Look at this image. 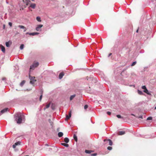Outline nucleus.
<instances>
[{
  "label": "nucleus",
  "instance_id": "412c9836",
  "mask_svg": "<svg viewBox=\"0 0 156 156\" xmlns=\"http://www.w3.org/2000/svg\"><path fill=\"white\" fill-rule=\"evenodd\" d=\"M73 138L76 142L77 141V138L76 135L75 134L73 135Z\"/></svg>",
  "mask_w": 156,
  "mask_h": 156
},
{
  "label": "nucleus",
  "instance_id": "2f4dec72",
  "mask_svg": "<svg viewBox=\"0 0 156 156\" xmlns=\"http://www.w3.org/2000/svg\"><path fill=\"white\" fill-rule=\"evenodd\" d=\"M107 149L108 150H111L112 149V147H111L109 146L107 147Z\"/></svg>",
  "mask_w": 156,
  "mask_h": 156
},
{
  "label": "nucleus",
  "instance_id": "9b49d317",
  "mask_svg": "<svg viewBox=\"0 0 156 156\" xmlns=\"http://www.w3.org/2000/svg\"><path fill=\"white\" fill-rule=\"evenodd\" d=\"M71 110L70 112L69 113V115H66V119L67 120L69 119L70 117H71Z\"/></svg>",
  "mask_w": 156,
  "mask_h": 156
},
{
  "label": "nucleus",
  "instance_id": "423d86ee",
  "mask_svg": "<svg viewBox=\"0 0 156 156\" xmlns=\"http://www.w3.org/2000/svg\"><path fill=\"white\" fill-rule=\"evenodd\" d=\"M8 110V108H6L2 110L1 111V114L0 113V115H1V114L7 112Z\"/></svg>",
  "mask_w": 156,
  "mask_h": 156
},
{
  "label": "nucleus",
  "instance_id": "20e7f679",
  "mask_svg": "<svg viewBox=\"0 0 156 156\" xmlns=\"http://www.w3.org/2000/svg\"><path fill=\"white\" fill-rule=\"evenodd\" d=\"M104 142H106L105 144H107L108 143L109 144V145L111 146L112 145V141L110 139L106 140L105 139L104 140Z\"/></svg>",
  "mask_w": 156,
  "mask_h": 156
},
{
  "label": "nucleus",
  "instance_id": "c03bdc74",
  "mask_svg": "<svg viewBox=\"0 0 156 156\" xmlns=\"http://www.w3.org/2000/svg\"><path fill=\"white\" fill-rule=\"evenodd\" d=\"M48 121H49V122L51 121V119H49Z\"/></svg>",
  "mask_w": 156,
  "mask_h": 156
},
{
  "label": "nucleus",
  "instance_id": "de8ad7c7",
  "mask_svg": "<svg viewBox=\"0 0 156 156\" xmlns=\"http://www.w3.org/2000/svg\"><path fill=\"white\" fill-rule=\"evenodd\" d=\"M29 156V155H26V156Z\"/></svg>",
  "mask_w": 156,
  "mask_h": 156
},
{
  "label": "nucleus",
  "instance_id": "473e14b6",
  "mask_svg": "<svg viewBox=\"0 0 156 156\" xmlns=\"http://www.w3.org/2000/svg\"><path fill=\"white\" fill-rule=\"evenodd\" d=\"M152 119V117H148L147 119V120H151Z\"/></svg>",
  "mask_w": 156,
  "mask_h": 156
},
{
  "label": "nucleus",
  "instance_id": "f3484780",
  "mask_svg": "<svg viewBox=\"0 0 156 156\" xmlns=\"http://www.w3.org/2000/svg\"><path fill=\"white\" fill-rule=\"evenodd\" d=\"M63 135V133L61 132H59L58 133V136L59 137H61Z\"/></svg>",
  "mask_w": 156,
  "mask_h": 156
},
{
  "label": "nucleus",
  "instance_id": "f03ea898",
  "mask_svg": "<svg viewBox=\"0 0 156 156\" xmlns=\"http://www.w3.org/2000/svg\"><path fill=\"white\" fill-rule=\"evenodd\" d=\"M39 65L38 62L34 61L33 64L30 66V69L34 70L35 67H37Z\"/></svg>",
  "mask_w": 156,
  "mask_h": 156
},
{
  "label": "nucleus",
  "instance_id": "a878e982",
  "mask_svg": "<svg viewBox=\"0 0 156 156\" xmlns=\"http://www.w3.org/2000/svg\"><path fill=\"white\" fill-rule=\"evenodd\" d=\"M50 103L47 105H46V108H44V110H45L46 108H48L50 106Z\"/></svg>",
  "mask_w": 156,
  "mask_h": 156
},
{
  "label": "nucleus",
  "instance_id": "b1692460",
  "mask_svg": "<svg viewBox=\"0 0 156 156\" xmlns=\"http://www.w3.org/2000/svg\"><path fill=\"white\" fill-rule=\"evenodd\" d=\"M75 94H74L72 95H71L70 98V101H71L73 100V99L75 97Z\"/></svg>",
  "mask_w": 156,
  "mask_h": 156
},
{
  "label": "nucleus",
  "instance_id": "9d476101",
  "mask_svg": "<svg viewBox=\"0 0 156 156\" xmlns=\"http://www.w3.org/2000/svg\"><path fill=\"white\" fill-rule=\"evenodd\" d=\"M36 6V5L35 3H32L31 4L30 7H29V9H30V7H31V8L34 9L35 8Z\"/></svg>",
  "mask_w": 156,
  "mask_h": 156
},
{
  "label": "nucleus",
  "instance_id": "bb28decb",
  "mask_svg": "<svg viewBox=\"0 0 156 156\" xmlns=\"http://www.w3.org/2000/svg\"><path fill=\"white\" fill-rule=\"evenodd\" d=\"M18 27L20 28L21 29H24L25 28V27L22 25H19Z\"/></svg>",
  "mask_w": 156,
  "mask_h": 156
},
{
  "label": "nucleus",
  "instance_id": "f704fd0d",
  "mask_svg": "<svg viewBox=\"0 0 156 156\" xmlns=\"http://www.w3.org/2000/svg\"><path fill=\"white\" fill-rule=\"evenodd\" d=\"M116 116L117 118H122L121 117V116L120 115H116Z\"/></svg>",
  "mask_w": 156,
  "mask_h": 156
},
{
  "label": "nucleus",
  "instance_id": "2eb2a0df",
  "mask_svg": "<svg viewBox=\"0 0 156 156\" xmlns=\"http://www.w3.org/2000/svg\"><path fill=\"white\" fill-rule=\"evenodd\" d=\"M23 2L24 3H26L27 5L30 2V0H23Z\"/></svg>",
  "mask_w": 156,
  "mask_h": 156
},
{
  "label": "nucleus",
  "instance_id": "39448f33",
  "mask_svg": "<svg viewBox=\"0 0 156 156\" xmlns=\"http://www.w3.org/2000/svg\"><path fill=\"white\" fill-rule=\"evenodd\" d=\"M43 25L42 24L38 25L37 26L36 28V30L37 31H41V28L43 27Z\"/></svg>",
  "mask_w": 156,
  "mask_h": 156
},
{
  "label": "nucleus",
  "instance_id": "f257e3e1",
  "mask_svg": "<svg viewBox=\"0 0 156 156\" xmlns=\"http://www.w3.org/2000/svg\"><path fill=\"white\" fill-rule=\"evenodd\" d=\"M15 120L16 121L17 123L20 124L22 122V121H25V117L20 113L18 114Z\"/></svg>",
  "mask_w": 156,
  "mask_h": 156
},
{
  "label": "nucleus",
  "instance_id": "a211bd4d",
  "mask_svg": "<svg viewBox=\"0 0 156 156\" xmlns=\"http://www.w3.org/2000/svg\"><path fill=\"white\" fill-rule=\"evenodd\" d=\"M26 81L25 80H23L20 84V85L22 87L25 83Z\"/></svg>",
  "mask_w": 156,
  "mask_h": 156
},
{
  "label": "nucleus",
  "instance_id": "4c0bfd02",
  "mask_svg": "<svg viewBox=\"0 0 156 156\" xmlns=\"http://www.w3.org/2000/svg\"><path fill=\"white\" fill-rule=\"evenodd\" d=\"M107 114L109 115H111V112H107Z\"/></svg>",
  "mask_w": 156,
  "mask_h": 156
},
{
  "label": "nucleus",
  "instance_id": "5701e85b",
  "mask_svg": "<svg viewBox=\"0 0 156 156\" xmlns=\"http://www.w3.org/2000/svg\"><path fill=\"white\" fill-rule=\"evenodd\" d=\"M41 95L40 96V99H39V100H40V101H41V100L42 99V94H43V91L42 90H41Z\"/></svg>",
  "mask_w": 156,
  "mask_h": 156
},
{
  "label": "nucleus",
  "instance_id": "7c9ffc66",
  "mask_svg": "<svg viewBox=\"0 0 156 156\" xmlns=\"http://www.w3.org/2000/svg\"><path fill=\"white\" fill-rule=\"evenodd\" d=\"M142 89H143L144 90H145L146 89H147L145 86H142Z\"/></svg>",
  "mask_w": 156,
  "mask_h": 156
},
{
  "label": "nucleus",
  "instance_id": "58836bf2",
  "mask_svg": "<svg viewBox=\"0 0 156 156\" xmlns=\"http://www.w3.org/2000/svg\"><path fill=\"white\" fill-rule=\"evenodd\" d=\"M139 30V27H138L136 31V33H138V32Z\"/></svg>",
  "mask_w": 156,
  "mask_h": 156
},
{
  "label": "nucleus",
  "instance_id": "79ce46f5",
  "mask_svg": "<svg viewBox=\"0 0 156 156\" xmlns=\"http://www.w3.org/2000/svg\"><path fill=\"white\" fill-rule=\"evenodd\" d=\"M5 77H3V78H2V80H5Z\"/></svg>",
  "mask_w": 156,
  "mask_h": 156
},
{
  "label": "nucleus",
  "instance_id": "ea45409f",
  "mask_svg": "<svg viewBox=\"0 0 156 156\" xmlns=\"http://www.w3.org/2000/svg\"><path fill=\"white\" fill-rule=\"evenodd\" d=\"M139 118H141V119H143V116H139Z\"/></svg>",
  "mask_w": 156,
  "mask_h": 156
},
{
  "label": "nucleus",
  "instance_id": "c9c22d12",
  "mask_svg": "<svg viewBox=\"0 0 156 156\" xmlns=\"http://www.w3.org/2000/svg\"><path fill=\"white\" fill-rule=\"evenodd\" d=\"M91 155V156H95L97 155V154L94 153V154H92Z\"/></svg>",
  "mask_w": 156,
  "mask_h": 156
},
{
  "label": "nucleus",
  "instance_id": "c85d7f7f",
  "mask_svg": "<svg viewBox=\"0 0 156 156\" xmlns=\"http://www.w3.org/2000/svg\"><path fill=\"white\" fill-rule=\"evenodd\" d=\"M138 92L139 94H140V95L143 94V93L141 91L138 90Z\"/></svg>",
  "mask_w": 156,
  "mask_h": 156
},
{
  "label": "nucleus",
  "instance_id": "a18cd8bd",
  "mask_svg": "<svg viewBox=\"0 0 156 156\" xmlns=\"http://www.w3.org/2000/svg\"><path fill=\"white\" fill-rule=\"evenodd\" d=\"M26 31V29H25V30H24V32Z\"/></svg>",
  "mask_w": 156,
  "mask_h": 156
},
{
  "label": "nucleus",
  "instance_id": "a19ab883",
  "mask_svg": "<svg viewBox=\"0 0 156 156\" xmlns=\"http://www.w3.org/2000/svg\"><path fill=\"white\" fill-rule=\"evenodd\" d=\"M112 54L111 53H109L108 55V57H109Z\"/></svg>",
  "mask_w": 156,
  "mask_h": 156
},
{
  "label": "nucleus",
  "instance_id": "1a4fd4ad",
  "mask_svg": "<svg viewBox=\"0 0 156 156\" xmlns=\"http://www.w3.org/2000/svg\"><path fill=\"white\" fill-rule=\"evenodd\" d=\"M125 133V132L124 131H121L118 132L117 134L119 135H122L124 134Z\"/></svg>",
  "mask_w": 156,
  "mask_h": 156
},
{
  "label": "nucleus",
  "instance_id": "4be33fe9",
  "mask_svg": "<svg viewBox=\"0 0 156 156\" xmlns=\"http://www.w3.org/2000/svg\"><path fill=\"white\" fill-rule=\"evenodd\" d=\"M61 145H63L66 147H68L69 146V145L68 144L65 143H62L61 144Z\"/></svg>",
  "mask_w": 156,
  "mask_h": 156
},
{
  "label": "nucleus",
  "instance_id": "8fccbe9b",
  "mask_svg": "<svg viewBox=\"0 0 156 156\" xmlns=\"http://www.w3.org/2000/svg\"><path fill=\"white\" fill-rule=\"evenodd\" d=\"M31 0L32 1H34V0Z\"/></svg>",
  "mask_w": 156,
  "mask_h": 156
},
{
  "label": "nucleus",
  "instance_id": "37998d69",
  "mask_svg": "<svg viewBox=\"0 0 156 156\" xmlns=\"http://www.w3.org/2000/svg\"><path fill=\"white\" fill-rule=\"evenodd\" d=\"M5 28V25H3V28Z\"/></svg>",
  "mask_w": 156,
  "mask_h": 156
},
{
  "label": "nucleus",
  "instance_id": "72a5a7b5",
  "mask_svg": "<svg viewBox=\"0 0 156 156\" xmlns=\"http://www.w3.org/2000/svg\"><path fill=\"white\" fill-rule=\"evenodd\" d=\"M88 107V105H85L84 106V108L85 109H87Z\"/></svg>",
  "mask_w": 156,
  "mask_h": 156
},
{
  "label": "nucleus",
  "instance_id": "ddd939ff",
  "mask_svg": "<svg viewBox=\"0 0 156 156\" xmlns=\"http://www.w3.org/2000/svg\"><path fill=\"white\" fill-rule=\"evenodd\" d=\"M64 75V73L62 72H61V73L59 74V78L61 79L62 77H63V76Z\"/></svg>",
  "mask_w": 156,
  "mask_h": 156
},
{
  "label": "nucleus",
  "instance_id": "cd10ccee",
  "mask_svg": "<svg viewBox=\"0 0 156 156\" xmlns=\"http://www.w3.org/2000/svg\"><path fill=\"white\" fill-rule=\"evenodd\" d=\"M24 47V45L23 44H22L20 46V49L22 50L23 49Z\"/></svg>",
  "mask_w": 156,
  "mask_h": 156
},
{
  "label": "nucleus",
  "instance_id": "393cba45",
  "mask_svg": "<svg viewBox=\"0 0 156 156\" xmlns=\"http://www.w3.org/2000/svg\"><path fill=\"white\" fill-rule=\"evenodd\" d=\"M36 20L38 22H41V18L39 16H37V17Z\"/></svg>",
  "mask_w": 156,
  "mask_h": 156
},
{
  "label": "nucleus",
  "instance_id": "4468645a",
  "mask_svg": "<svg viewBox=\"0 0 156 156\" xmlns=\"http://www.w3.org/2000/svg\"><path fill=\"white\" fill-rule=\"evenodd\" d=\"M0 47L2 50V51L3 52H5V47L2 45H0Z\"/></svg>",
  "mask_w": 156,
  "mask_h": 156
},
{
  "label": "nucleus",
  "instance_id": "6ab92c4d",
  "mask_svg": "<svg viewBox=\"0 0 156 156\" xmlns=\"http://www.w3.org/2000/svg\"><path fill=\"white\" fill-rule=\"evenodd\" d=\"M64 141L66 143H68L69 141V140L68 138L66 137L64 139Z\"/></svg>",
  "mask_w": 156,
  "mask_h": 156
},
{
  "label": "nucleus",
  "instance_id": "49530a36",
  "mask_svg": "<svg viewBox=\"0 0 156 156\" xmlns=\"http://www.w3.org/2000/svg\"><path fill=\"white\" fill-rule=\"evenodd\" d=\"M154 109H156V106L155 107Z\"/></svg>",
  "mask_w": 156,
  "mask_h": 156
},
{
  "label": "nucleus",
  "instance_id": "e433bc0d",
  "mask_svg": "<svg viewBox=\"0 0 156 156\" xmlns=\"http://www.w3.org/2000/svg\"><path fill=\"white\" fill-rule=\"evenodd\" d=\"M9 25L10 26V27H12V23L11 22H9Z\"/></svg>",
  "mask_w": 156,
  "mask_h": 156
},
{
  "label": "nucleus",
  "instance_id": "aec40b11",
  "mask_svg": "<svg viewBox=\"0 0 156 156\" xmlns=\"http://www.w3.org/2000/svg\"><path fill=\"white\" fill-rule=\"evenodd\" d=\"M93 151L91 150H86L85 151V152L87 154H90L91 152H93Z\"/></svg>",
  "mask_w": 156,
  "mask_h": 156
},
{
  "label": "nucleus",
  "instance_id": "c756f323",
  "mask_svg": "<svg viewBox=\"0 0 156 156\" xmlns=\"http://www.w3.org/2000/svg\"><path fill=\"white\" fill-rule=\"evenodd\" d=\"M136 62H133L131 64V66H133L136 64Z\"/></svg>",
  "mask_w": 156,
  "mask_h": 156
},
{
  "label": "nucleus",
  "instance_id": "dca6fc26",
  "mask_svg": "<svg viewBox=\"0 0 156 156\" xmlns=\"http://www.w3.org/2000/svg\"><path fill=\"white\" fill-rule=\"evenodd\" d=\"M144 92L148 95H151V94L148 91V90H147V89H146L145 90H144Z\"/></svg>",
  "mask_w": 156,
  "mask_h": 156
},
{
  "label": "nucleus",
  "instance_id": "09e8293b",
  "mask_svg": "<svg viewBox=\"0 0 156 156\" xmlns=\"http://www.w3.org/2000/svg\"><path fill=\"white\" fill-rule=\"evenodd\" d=\"M131 115H134L133 114H131Z\"/></svg>",
  "mask_w": 156,
  "mask_h": 156
},
{
  "label": "nucleus",
  "instance_id": "7ed1b4c3",
  "mask_svg": "<svg viewBox=\"0 0 156 156\" xmlns=\"http://www.w3.org/2000/svg\"><path fill=\"white\" fill-rule=\"evenodd\" d=\"M29 78L30 80V83L32 84H34L35 82H36V80L35 79V77L34 76L33 77L29 75Z\"/></svg>",
  "mask_w": 156,
  "mask_h": 156
},
{
  "label": "nucleus",
  "instance_id": "6e6552de",
  "mask_svg": "<svg viewBox=\"0 0 156 156\" xmlns=\"http://www.w3.org/2000/svg\"><path fill=\"white\" fill-rule=\"evenodd\" d=\"M26 34H29L30 35L34 36L35 35L38 34H39V33L37 32H34V33H28L27 32L26 33Z\"/></svg>",
  "mask_w": 156,
  "mask_h": 156
},
{
  "label": "nucleus",
  "instance_id": "0eeeda50",
  "mask_svg": "<svg viewBox=\"0 0 156 156\" xmlns=\"http://www.w3.org/2000/svg\"><path fill=\"white\" fill-rule=\"evenodd\" d=\"M21 142L20 141H18L17 142H16L15 143V144L13 145L12 147L14 148H15L16 147V146L20 145V144Z\"/></svg>",
  "mask_w": 156,
  "mask_h": 156
},
{
  "label": "nucleus",
  "instance_id": "f8f14e48",
  "mask_svg": "<svg viewBox=\"0 0 156 156\" xmlns=\"http://www.w3.org/2000/svg\"><path fill=\"white\" fill-rule=\"evenodd\" d=\"M6 45L7 47H10V45L12 44V42L11 41H9L6 42Z\"/></svg>",
  "mask_w": 156,
  "mask_h": 156
}]
</instances>
